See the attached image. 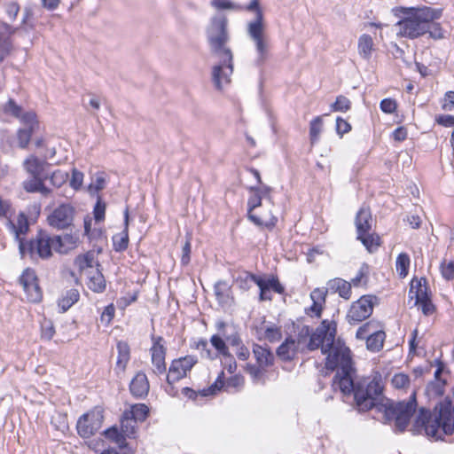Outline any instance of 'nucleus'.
<instances>
[{
    "label": "nucleus",
    "instance_id": "f704fd0d",
    "mask_svg": "<svg viewBox=\"0 0 454 454\" xmlns=\"http://www.w3.org/2000/svg\"><path fill=\"white\" fill-rule=\"evenodd\" d=\"M380 327L377 321L371 320L362 325L356 331V337L358 340H366L372 334L375 333Z\"/></svg>",
    "mask_w": 454,
    "mask_h": 454
},
{
    "label": "nucleus",
    "instance_id": "2f4dec72",
    "mask_svg": "<svg viewBox=\"0 0 454 454\" xmlns=\"http://www.w3.org/2000/svg\"><path fill=\"white\" fill-rule=\"evenodd\" d=\"M386 339L385 332L380 328L375 333L368 337L366 340V348L372 352H379L383 348Z\"/></svg>",
    "mask_w": 454,
    "mask_h": 454
},
{
    "label": "nucleus",
    "instance_id": "de8ad7c7",
    "mask_svg": "<svg viewBox=\"0 0 454 454\" xmlns=\"http://www.w3.org/2000/svg\"><path fill=\"white\" fill-rule=\"evenodd\" d=\"M282 333L279 327L276 325H271L266 327L263 333V338L269 340L270 342H275L281 339Z\"/></svg>",
    "mask_w": 454,
    "mask_h": 454
},
{
    "label": "nucleus",
    "instance_id": "c03bdc74",
    "mask_svg": "<svg viewBox=\"0 0 454 454\" xmlns=\"http://www.w3.org/2000/svg\"><path fill=\"white\" fill-rule=\"evenodd\" d=\"M118 349V359L117 365L122 369L125 368L127 363L129 360V348L126 343L119 342L117 345Z\"/></svg>",
    "mask_w": 454,
    "mask_h": 454
},
{
    "label": "nucleus",
    "instance_id": "58836bf2",
    "mask_svg": "<svg viewBox=\"0 0 454 454\" xmlns=\"http://www.w3.org/2000/svg\"><path fill=\"white\" fill-rule=\"evenodd\" d=\"M136 424L137 421L124 411L121 419V430L126 437H132L135 435Z\"/></svg>",
    "mask_w": 454,
    "mask_h": 454
},
{
    "label": "nucleus",
    "instance_id": "0e129e2a",
    "mask_svg": "<svg viewBox=\"0 0 454 454\" xmlns=\"http://www.w3.org/2000/svg\"><path fill=\"white\" fill-rule=\"evenodd\" d=\"M12 44L7 39H0V62H2L11 51Z\"/></svg>",
    "mask_w": 454,
    "mask_h": 454
},
{
    "label": "nucleus",
    "instance_id": "39448f33",
    "mask_svg": "<svg viewBox=\"0 0 454 454\" xmlns=\"http://www.w3.org/2000/svg\"><path fill=\"white\" fill-rule=\"evenodd\" d=\"M399 12L402 14V18L395 24L397 35L415 39L426 34L428 21L432 19L441 18L442 10L427 6L419 8L401 7Z\"/></svg>",
    "mask_w": 454,
    "mask_h": 454
},
{
    "label": "nucleus",
    "instance_id": "3c124183",
    "mask_svg": "<svg viewBox=\"0 0 454 454\" xmlns=\"http://www.w3.org/2000/svg\"><path fill=\"white\" fill-rule=\"evenodd\" d=\"M210 342L212 346L222 355L226 356L228 355V348L223 340L222 337L219 335H213L210 339Z\"/></svg>",
    "mask_w": 454,
    "mask_h": 454
},
{
    "label": "nucleus",
    "instance_id": "e2e57ef3",
    "mask_svg": "<svg viewBox=\"0 0 454 454\" xmlns=\"http://www.w3.org/2000/svg\"><path fill=\"white\" fill-rule=\"evenodd\" d=\"M442 275L444 278L450 280L454 278V263L452 262L447 264L442 263L441 266Z\"/></svg>",
    "mask_w": 454,
    "mask_h": 454
},
{
    "label": "nucleus",
    "instance_id": "a19ab883",
    "mask_svg": "<svg viewBox=\"0 0 454 454\" xmlns=\"http://www.w3.org/2000/svg\"><path fill=\"white\" fill-rule=\"evenodd\" d=\"M410 262V257L406 253H401L397 256L395 262V268L401 277L404 278L408 274Z\"/></svg>",
    "mask_w": 454,
    "mask_h": 454
},
{
    "label": "nucleus",
    "instance_id": "4468645a",
    "mask_svg": "<svg viewBox=\"0 0 454 454\" xmlns=\"http://www.w3.org/2000/svg\"><path fill=\"white\" fill-rule=\"evenodd\" d=\"M20 284L22 286L27 299L31 302H38L42 299V292L37 283L35 272L31 270H26L20 278Z\"/></svg>",
    "mask_w": 454,
    "mask_h": 454
},
{
    "label": "nucleus",
    "instance_id": "aec40b11",
    "mask_svg": "<svg viewBox=\"0 0 454 454\" xmlns=\"http://www.w3.org/2000/svg\"><path fill=\"white\" fill-rule=\"evenodd\" d=\"M426 278L420 279H412L411 282L409 297L411 300L415 299L414 305H419V303L423 301L429 300V296L427 294V286Z\"/></svg>",
    "mask_w": 454,
    "mask_h": 454
},
{
    "label": "nucleus",
    "instance_id": "5fc2aeb1",
    "mask_svg": "<svg viewBox=\"0 0 454 454\" xmlns=\"http://www.w3.org/2000/svg\"><path fill=\"white\" fill-rule=\"evenodd\" d=\"M105 213H106V203L101 200L100 197H98V201L93 209L95 220L97 222L103 221L105 219Z\"/></svg>",
    "mask_w": 454,
    "mask_h": 454
},
{
    "label": "nucleus",
    "instance_id": "20e7f679",
    "mask_svg": "<svg viewBox=\"0 0 454 454\" xmlns=\"http://www.w3.org/2000/svg\"><path fill=\"white\" fill-rule=\"evenodd\" d=\"M336 322L325 319L313 332L309 326L303 325L299 331L295 341L301 351L305 348L309 351L321 348L322 354L327 356L328 354L334 351L337 342H343L340 339H336Z\"/></svg>",
    "mask_w": 454,
    "mask_h": 454
},
{
    "label": "nucleus",
    "instance_id": "79ce46f5",
    "mask_svg": "<svg viewBox=\"0 0 454 454\" xmlns=\"http://www.w3.org/2000/svg\"><path fill=\"white\" fill-rule=\"evenodd\" d=\"M105 435L106 438L114 442L120 448L124 447L126 436L121 432V430L119 431L115 427H113L105 431Z\"/></svg>",
    "mask_w": 454,
    "mask_h": 454
},
{
    "label": "nucleus",
    "instance_id": "6ab92c4d",
    "mask_svg": "<svg viewBox=\"0 0 454 454\" xmlns=\"http://www.w3.org/2000/svg\"><path fill=\"white\" fill-rule=\"evenodd\" d=\"M150 385L145 373L139 372L132 379L129 384V390L133 396L144 398L149 392Z\"/></svg>",
    "mask_w": 454,
    "mask_h": 454
},
{
    "label": "nucleus",
    "instance_id": "338daca9",
    "mask_svg": "<svg viewBox=\"0 0 454 454\" xmlns=\"http://www.w3.org/2000/svg\"><path fill=\"white\" fill-rule=\"evenodd\" d=\"M114 305L106 306L101 314V321L109 324L114 316Z\"/></svg>",
    "mask_w": 454,
    "mask_h": 454
},
{
    "label": "nucleus",
    "instance_id": "412c9836",
    "mask_svg": "<svg viewBox=\"0 0 454 454\" xmlns=\"http://www.w3.org/2000/svg\"><path fill=\"white\" fill-rule=\"evenodd\" d=\"M253 354L256 360L257 365L261 368H268L274 364V355L268 347L259 344L253 345Z\"/></svg>",
    "mask_w": 454,
    "mask_h": 454
},
{
    "label": "nucleus",
    "instance_id": "5701e85b",
    "mask_svg": "<svg viewBox=\"0 0 454 454\" xmlns=\"http://www.w3.org/2000/svg\"><path fill=\"white\" fill-rule=\"evenodd\" d=\"M298 351H301L299 345L296 344L295 339L290 337L286 338V340L278 348L277 355L280 359L289 361L295 356Z\"/></svg>",
    "mask_w": 454,
    "mask_h": 454
},
{
    "label": "nucleus",
    "instance_id": "052dcab7",
    "mask_svg": "<svg viewBox=\"0 0 454 454\" xmlns=\"http://www.w3.org/2000/svg\"><path fill=\"white\" fill-rule=\"evenodd\" d=\"M262 205V199L260 194H256L253 192V195L248 199L247 207H248V215L253 213L254 210Z\"/></svg>",
    "mask_w": 454,
    "mask_h": 454
},
{
    "label": "nucleus",
    "instance_id": "bb28decb",
    "mask_svg": "<svg viewBox=\"0 0 454 454\" xmlns=\"http://www.w3.org/2000/svg\"><path fill=\"white\" fill-rule=\"evenodd\" d=\"M74 208L69 204H61L59 206V229L74 227Z\"/></svg>",
    "mask_w": 454,
    "mask_h": 454
},
{
    "label": "nucleus",
    "instance_id": "a211bd4d",
    "mask_svg": "<svg viewBox=\"0 0 454 454\" xmlns=\"http://www.w3.org/2000/svg\"><path fill=\"white\" fill-rule=\"evenodd\" d=\"M23 165L27 172L29 173L31 176H51V173L53 172L48 169L51 164L45 161L41 162L33 155L26 159Z\"/></svg>",
    "mask_w": 454,
    "mask_h": 454
},
{
    "label": "nucleus",
    "instance_id": "603ef678",
    "mask_svg": "<svg viewBox=\"0 0 454 454\" xmlns=\"http://www.w3.org/2000/svg\"><path fill=\"white\" fill-rule=\"evenodd\" d=\"M245 370L247 373L250 374V376L254 380H259L262 379L263 372L266 371V368H261L259 365L252 364H247Z\"/></svg>",
    "mask_w": 454,
    "mask_h": 454
},
{
    "label": "nucleus",
    "instance_id": "a18cd8bd",
    "mask_svg": "<svg viewBox=\"0 0 454 454\" xmlns=\"http://www.w3.org/2000/svg\"><path fill=\"white\" fill-rule=\"evenodd\" d=\"M437 19H432L427 23V28H426V34L428 33L430 37L433 39H442L444 37L443 30L441 27V24L435 22Z\"/></svg>",
    "mask_w": 454,
    "mask_h": 454
},
{
    "label": "nucleus",
    "instance_id": "c9c22d12",
    "mask_svg": "<svg viewBox=\"0 0 454 454\" xmlns=\"http://www.w3.org/2000/svg\"><path fill=\"white\" fill-rule=\"evenodd\" d=\"M80 294L77 289L72 288L67 291L66 294L59 301V307L61 308L62 312H66L79 300Z\"/></svg>",
    "mask_w": 454,
    "mask_h": 454
},
{
    "label": "nucleus",
    "instance_id": "1a4fd4ad",
    "mask_svg": "<svg viewBox=\"0 0 454 454\" xmlns=\"http://www.w3.org/2000/svg\"><path fill=\"white\" fill-rule=\"evenodd\" d=\"M53 243V238L46 231H40L34 239L26 242L25 255L27 254L31 258L37 255L42 259H48L52 256L51 247Z\"/></svg>",
    "mask_w": 454,
    "mask_h": 454
},
{
    "label": "nucleus",
    "instance_id": "f8f14e48",
    "mask_svg": "<svg viewBox=\"0 0 454 454\" xmlns=\"http://www.w3.org/2000/svg\"><path fill=\"white\" fill-rule=\"evenodd\" d=\"M7 227L9 231L14 235L15 240L19 242V250L21 257L25 256L26 242H24L23 236L29 231V223L27 216L24 213H20L15 220L8 219Z\"/></svg>",
    "mask_w": 454,
    "mask_h": 454
},
{
    "label": "nucleus",
    "instance_id": "4c0bfd02",
    "mask_svg": "<svg viewBox=\"0 0 454 454\" xmlns=\"http://www.w3.org/2000/svg\"><path fill=\"white\" fill-rule=\"evenodd\" d=\"M357 239L366 247L369 252H373L380 247V237L375 233H363L362 235L357 234Z\"/></svg>",
    "mask_w": 454,
    "mask_h": 454
},
{
    "label": "nucleus",
    "instance_id": "4d7b16f0",
    "mask_svg": "<svg viewBox=\"0 0 454 454\" xmlns=\"http://www.w3.org/2000/svg\"><path fill=\"white\" fill-rule=\"evenodd\" d=\"M106 179L103 175L97 176L88 187L90 192H98L105 188Z\"/></svg>",
    "mask_w": 454,
    "mask_h": 454
},
{
    "label": "nucleus",
    "instance_id": "0eeeda50",
    "mask_svg": "<svg viewBox=\"0 0 454 454\" xmlns=\"http://www.w3.org/2000/svg\"><path fill=\"white\" fill-rule=\"evenodd\" d=\"M104 409L96 406L89 412L83 414L77 421V432L83 437L88 438L98 432L103 424Z\"/></svg>",
    "mask_w": 454,
    "mask_h": 454
},
{
    "label": "nucleus",
    "instance_id": "423d86ee",
    "mask_svg": "<svg viewBox=\"0 0 454 454\" xmlns=\"http://www.w3.org/2000/svg\"><path fill=\"white\" fill-rule=\"evenodd\" d=\"M245 10L255 12L254 19L247 25V33L254 43L257 53L255 64L260 67L268 59L270 47L263 12L259 5V0H252Z\"/></svg>",
    "mask_w": 454,
    "mask_h": 454
},
{
    "label": "nucleus",
    "instance_id": "f3484780",
    "mask_svg": "<svg viewBox=\"0 0 454 454\" xmlns=\"http://www.w3.org/2000/svg\"><path fill=\"white\" fill-rule=\"evenodd\" d=\"M80 244L79 231L74 227L66 228L59 234V254H67Z\"/></svg>",
    "mask_w": 454,
    "mask_h": 454
},
{
    "label": "nucleus",
    "instance_id": "2eb2a0df",
    "mask_svg": "<svg viewBox=\"0 0 454 454\" xmlns=\"http://www.w3.org/2000/svg\"><path fill=\"white\" fill-rule=\"evenodd\" d=\"M21 121L24 128L18 132L19 145L21 148H25L31 138L32 134L38 129V122L35 120V114L28 112L21 116Z\"/></svg>",
    "mask_w": 454,
    "mask_h": 454
},
{
    "label": "nucleus",
    "instance_id": "c85d7f7f",
    "mask_svg": "<svg viewBox=\"0 0 454 454\" xmlns=\"http://www.w3.org/2000/svg\"><path fill=\"white\" fill-rule=\"evenodd\" d=\"M88 287L96 293H101L106 288V280L101 273V271L98 270V268L95 269L94 270H90L88 272Z\"/></svg>",
    "mask_w": 454,
    "mask_h": 454
},
{
    "label": "nucleus",
    "instance_id": "cd10ccee",
    "mask_svg": "<svg viewBox=\"0 0 454 454\" xmlns=\"http://www.w3.org/2000/svg\"><path fill=\"white\" fill-rule=\"evenodd\" d=\"M98 268L100 264L95 261V254L93 251H89L83 254H79L74 259V265L79 269L80 271L85 270H94V265Z\"/></svg>",
    "mask_w": 454,
    "mask_h": 454
},
{
    "label": "nucleus",
    "instance_id": "49530a36",
    "mask_svg": "<svg viewBox=\"0 0 454 454\" xmlns=\"http://www.w3.org/2000/svg\"><path fill=\"white\" fill-rule=\"evenodd\" d=\"M211 5L217 10H242V7L231 0H211Z\"/></svg>",
    "mask_w": 454,
    "mask_h": 454
},
{
    "label": "nucleus",
    "instance_id": "b1692460",
    "mask_svg": "<svg viewBox=\"0 0 454 454\" xmlns=\"http://www.w3.org/2000/svg\"><path fill=\"white\" fill-rule=\"evenodd\" d=\"M327 290L338 293L341 298L348 300L351 296V283L336 278L327 282Z\"/></svg>",
    "mask_w": 454,
    "mask_h": 454
},
{
    "label": "nucleus",
    "instance_id": "9b49d317",
    "mask_svg": "<svg viewBox=\"0 0 454 454\" xmlns=\"http://www.w3.org/2000/svg\"><path fill=\"white\" fill-rule=\"evenodd\" d=\"M153 346L151 351V360L153 364V372L156 375H162L166 373V348L163 344V338L160 336H152Z\"/></svg>",
    "mask_w": 454,
    "mask_h": 454
},
{
    "label": "nucleus",
    "instance_id": "6e6552de",
    "mask_svg": "<svg viewBox=\"0 0 454 454\" xmlns=\"http://www.w3.org/2000/svg\"><path fill=\"white\" fill-rule=\"evenodd\" d=\"M377 297L373 295H363L350 306L347 319L349 324L356 325L368 318L377 303Z\"/></svg>",
    "mask_w": 454,
    "mask_h": 454
},
{
    "label": "nucleus",
    "instance_id": "774afa93",
    "mask_svg": "<svg viewBox=\"0 0 454 454\" xmlns=\"http://www.w3.org/2000/svg\"><path fill=\"white\" fill-rule=\"evenodd\" d=\"M444 101L442 108L447 111H451L454 107V91H447L444 96Z\"/></svg>",
    "mask_w": 454,
    "mask_h": 454
},
{
    "label": "nucleus",
    "instance_id": "a878e982",
    "mask_svg": "<svg viewBox=\"0 0 454 454\" xmlns=\"http://www.w3.org/2000/svg\"><path fill=\"white\" fill-rule=\"evenodd\" d=\"M70 171L72 176L69 179V171L66 170L61 173V171L59 170V180L60 179L62 183H66L67 180H69L70 187H72L74 191H78L82 185L83 174L74 167L70 168Z\"/></svg>",
    "mask_w": 454,
    "mask_h": 454
},
{
    "label": "nucleus",
    "instance_id": "c756f323",
    "mask_svg": "<svg viewBox=\"0 0 454 454\" xmlns=\"http://www.w3.org/2000/svg\"><path fill=\"white\" fill-rule=\"evenodd\" d=\"M358 54L364 59H370L374 51V43L371 35L363 34L358 39L357 44Z\"/></svg>",
    "mask_w": 454,
    "mask_h": 454
},
{
    "label": "nucleus",
    "instance_id": "ddd939ff",
    "mask_svg": "<svg viewBox=\"0 0 454 454\" xmlns=\"http://www.w3.org/2000/svg\"><path fill=\"white\" fill-rule=\"evenodd\" d=\"M55 171L51 176H32L29 180L23 183L24 189L28 192H39L44 196L49 195L53 191Z\"/></svg>",
    "mask_w": 454,
    "mask_h": 454
},
{
    "label": "nucleus",
    "instance_id": "7ed1b4c3",
    "mask_svg": "<svg viewBox=\"0 0 454 454\" xmlns=\"http://www.w3.org/2000/svg\"><path fill=\"white\" fill-rule=\"evenodd\" d=\"M413 434L425 433L427 436L435 439L442 438V434L454 433V407L450 401L444 400L434 407V412L421 408L415 419Z\"/></svg>",
    "mask_w": 454,
    "mask_h": 454
},
{
    "label": "nucleus",
    "instance_id": "dca6fc26",
    "mask_svg": "<svg viewBox=\"0 0 454 454\" xmlns=\"http://www.w3.org/2000/svg\"><path fill=\"white\" fill-rule=\"evenodd\" d=\"M256 285L260 288V301H271V296L270 295V290L279 294L285 292L284 286L280 284L278 278L274 276L268 278L259 277V278L256 279Z\"/></svg>",
    "mask_w": 454,
    "mask_h": 454
},
{
    "label": "nucleus",
    "instance_id": "bf43d9fd",
    "mask_svg": "<svg viewBox=\"0 0 454 454\" xmlns=\"http://www.w3.org/2000/svg\"><path fill=\"white\" fill-rule=\"evenodd\" d=\"M351 129V125L341 117L336 119V130L340 136L348 133Z\"/></svg>",
    "mask_w": 454,
    "mask_h": 454
},
{
    "label": "nucleus",
    "instance_id": "13d9d810",
    "mask_svg": "<svg viewBox=\"0 0 454 454\" xmlns=\"http://www.w3.org/2000/svg\"><path fill=\"white\" fill-rule=\"evenodd\" d=\"M4 112L10 114L15 117H19L21 113V108L16 103L10 99L5 105L3 106Z\"/></svg>",
    "mask_w": 454,
    "mask_h": 454
},
{
    "label": "nucleus",
    "instance_id": "f03ea898",
    "mask_svg": "<svg viewBox=\"0 0 454 454\" xmlns=\"http://www.w3.org/2000/svg\"><path fill=\"white\" fill-rule=\"evenodd\" d=\"M207 38L211 54L219 61L212 68V80L215 87L221 90L231 82L233 73V54L227 45L230 35L228 20L224 14L218 13L211 18Z\"/></svg>",
    "mask_w": 454,
    "mask_h": 454
},
{
    "label": "nucleus",
    "instance_id": "72a5a7b5",
    "mask_svg": "<svg viewBox=\"0 0 454 454\" xmlns=\"http://www.w3.org/2000/svg\"><path fill=\"white\" fill-rule=\"evenodd\" d=\"M259 278V276L252 274L248 271H239L235 277V282L239 286V287L242 290H248L252 286V284H256V279Z\"/></svg>",
    "mask_w": 454,
    "mask_h": 454
},
{
    "label": "nucleus",
    "instance_id": "393cba45",
    "mask_svg": "<svg viewBox=\"0 0 454 454\" xmlns=\"http://www.w3.org/2000/svg\"><path fill=\"white\" fill-rule=\"evenodd\" d=\"M114 248L116 252H122L129 245V209L124 211V230L113 237Z\"/></svg>",
    "mask_w": 454,
    "mask_h": 454
},
{
    "label": "nucleus",
    "instance_id": "8fccbe9b",
    "mask_svg": "<svg viewBox=\"0 0 454 454\" xmlns=\"http://www.w3.org/2000/svg\"><path fill=\"white\" fill-rule=\"evenodd\" d=\"M331 108L334 112H347L350 108V101L344 96H339Z\"/></svg>",
    "mask_w": 454,
    "mask_h": 454
},
{
    "label": "nucleus",
    "instance_id": "4be33fe9",
    "mask_svg": "<svg viewBox=\"0 0 454 454\" xmlns=\"http://www.w3.org/2000/svg\"><path fill=\"white\" fill-rule=\"evenodd\" d=\"M356 233L362 235L367 233L372 230V217L369 208L362 207L357 212L355 219Z\"/></svg>",
    "mask_w": 454,
    "mask_h": 454
},
{
    "label": "nucleus",
    "instance_id": "f257e3e1",
    "mask_svg": "<svg viewBox=\"0 0 454 454\" xmlns=\"http://www.w3.org/2000/svg\"><path fill=\"white\" fill-rule=\"evenodd\" d=\"M325 366L329 370H338L333 380V389L340 390L343 395L353 394L356 406L359 411H367L375 408L383 413L386 423L395 422V431L403 432L417 407L416 395L413 393L408 401L394 403L383 395L380 379H364L354 381L355 369L350 349L344 342H337L332 354L325 357Z\"/></svg>",
    "mask_w": 454,
    "mask_h": 454
},
{
    "label": "nucleus",
    "instance_id": "09e8293b",
    "mask_svg": "<svg viewBox=\"0 0 454 454\" xmlns=\"http://www.w3.org/2000/svg\"><path fill=\"white\" fill-rule=\"evenodd\" d=\"M392 385L395 388L403 389L410 385V378L405 373H396L392 378Z\"/></svg>",
    "mask_w": 454,
    "mask_h": 454
},
{
    "label": "nucleus",
    "instance_id": "9d476101",
    "mask_svg": "<svg viewBox=\"0 0 454 454\" xmlns=\"http://www.w3.org/2000/svg\"><path fill=\"white\" fill-rule=\"evenodd\" d=\"M198 363L194 356H185L178 359H174L166 375L168 384H173L187 376L188 372Z\"/></svg>",
    "mask_w": 454,
    "mask_h": 454
},
{
    "label": "nucleus",
    "instance_id": "37998d69",
    "mask_svg": "<svg viewBox=\"0 0 454 454\" xmlns=\"http://www.w3.org/2000/svg\"><path fill=\"white\" fill-rule=\"evenodd\" d=\"M370 273V268L369 265L366 263H363L356 274V276L351 279V284L354 286H358L360 285H366L368 282Z\"/></svg>",
    "mask_w": 454,
    "mask_h": 454
},
{
    "label": "nucleus",
    "instance_id": "7c9ffc66",
    "mask_svg": "<svg viewBox=\"0 0 454 454\" xmlns=\"http://www.w3.org/2000/svg\"><path fill=\"white\" fill-rule=\"evenodd\" d=\"M329 290L326 289H321V288H316L314 289L310 294V298L313 301V304L310 307V310L315 314L316 317H320L322 309H323V303L325 301L326 294Z\"/></svg>",
    "mask_w": 454,
    "mask_h": 454
},
{
    "label": "nucleus",
    "instance_id": "864d4df0",
    "mask_svg": "<svg viewBox=\"0 0 454 454\" xmlns=\"http://www.w3.org/2000/svg\"><path fill=\"white\" fill-rule=\"evenodd\" d=\"M445 381L444 380H435L434 382H431L428 384L427 387V391L429 395H443V387H444Z\"/></svg>",
    "mask_w": 454,
    "mask_h": 454
},
{
    "label": "nucleus",
    "instance_id": "e433bc0d",
    "mask_svg": "<svg viewBox=\"0 0 454 454\" xmlns=\"http://www.w3.org/2000/svg\"><path fill=\"white\" fill-rule=\"evenodd\" d=\"M125 412L137 422H143L148 416L149 409L144 403H137L132 405L129 410L125 411Z\"/></svg>",
    "mask_w": 454,
    "mask_h": 454
},
{
    "label": "nucleus",
    "instance_id": "ea45409f",
    "mask_svg": "<svg viewBox=\"0 0 454 454\" xmlns=\"http://www.w3.org/2000/svg\"><path fill=\"white\" fill-rule=\"evenodd\" d=\"M322 129L323 117L317 116L309 123V138L311 144H315L318 141Z\"/></svg>",
    "mask_w": 454,
    "mask_h": 454
},
{
    "label": "nucleus",
    "instance_id": "473e14b6",
    "mask_svg": "<svg viewBox=\"0 0 454 454\" xmlns=\"http://www.w3.org/2000/svg\"><path fill=\"white\" fill-rule=\"evenodd\" d=\"M254 224L258 226H265L266 228L271 229L273 228L277 222L278 218L274 216L270 211L267 214H263L261 215H257L254 213H250L248 217Z\"/></svg>",
    "mask_w": 454,
    "mask_h": 454
},
{
    "label": "nucleus",
    "instance_id": "680f3d73",
    "mask_svg": "<svg viewBox=\"0 0 454 454\" xmlns=\"http://www.w3.org/2000/svg\"><path fill=\"white\" fill-rule=\"evenodd\" d=\"M55 333L54 327L51 323L44 321L42 325V337L45 340H51Z\"/></svg>",
    "mask_w": 454,
    "mask_h": 454
},
{
    "label": "nucleus",
    "instance_id": "6e6d98bb",
    "mask_svg": "<svg viewBox=\"0 0 454 454\" xmlns=\"http://www.w3.org/2000/svg\"><path fill=\"white\" fill-rule=\"evenodd\" d=\"M380 107L385 114H393L397 108V104L395 99L388 98L380 101Z\"/></svg>",
    "mask_w": 454,
    "mask_h": 454
},
{
    "label": "nucleus",
    "instance_id": "69168bd1",
    "mask_svg": "<svg viewBox=\"0 0 454 454\" xmlns=\"http://www.w3.org/2000/svg\"><path fill=\"white\" fill-rule=\"evenodd\" d=\"M250 191L252 192H255L256 194H260L262 200V198H267V199L270 200V194L271 192V188L270 186L262 184L259 187H251Z\"/></svg>",
    "mask_w": 454,
    "mask_h": 454
}]
</instances>
